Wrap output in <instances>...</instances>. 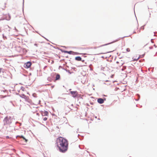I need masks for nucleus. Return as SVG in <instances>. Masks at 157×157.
<instances>
[{"mask_svg": "<svg viewBox=\"0 0 157 157\" xmlns=\"http://www.w3.org/2000/svg\"><path fill=\"white\" fill-rule=\"evenodd\" d=\"M126 51L127 52H129L130 51V49L129 48H128L126 49Z\"/></svg>", "mask_w": 157, "mask_h": 157, "instance_id": "nucleus-13", "label": "nucleus"}, {"mask_svg": "<svg viewBox=\"0 0 157 157\" xmlns=\"http://www.w3.org/2000/svg\"><path fill=\"white\" fill-rule=\"evenodd\" d=\"M21 97L22 98H23L25 99L26 100L29 99V98L27 97H26L24 94H22L21 96Z\"/></svg>", "mask_w": 157, "mask_h": 157, "instance_id": "nucleus-7", "label": "nucleus"}, {"mask_svg": "<svg viewBox=\"0 0 157 157\" xmlns=\"http://www.w3.org/2000/svg\"><path fill=\"white\" fill-rule=\"evenodd\" d=\"M19 137L20 138H23V140H25V142L26 143L28 141V140L27 139H26L23 136H20Z\"/></svg>", "mask_w": 157, "mask_h": 157, "instance_id": "nucleus-9", "label": "nucleus"}, {"mask_svg": "<svg viewBox=\"0 0 157 157\" xmlns=\"http://www.w3.org/2000/svg\"><path fill=\"white\" fill-rule=\"evenodd\" d=\"M70 93L71 94L72 96L74 98L76 96H77L78 95V93L76 91H71L70 92Z\"/></svg>", "mask_w": 157, "mask_h": 157, "instance_id": "nucleus-5", "label": "nucleus"}, {"mask_svg": "<svg viewBox=\"0 0 157 157\" xmlns=\"http://www.w3.org/2000/svg\"><path fill=\"white\" fill-rule=\"evenodd\" d=\"M54 87V86H52V88Z\"/></svg>", "mask_w": 157, "mask_h": 157, "instance_id": "nucleus-19", "label": "nucleus"}, {"mask_svg": "<svg viewBox=\"0 0 157 157\" xmlns=\"http://www.w3.org/2000/svg\"><path fill=\"white\" fill-rule=\"evenodd\" d=\"M120 40V39L119 38V39H118L116 41H117L118 40Z\"/></svg>", "mask_w": 157, "mask_h": 157, "instance_id": "nucleus-17", "label": "nucleus"}, {"mask_svg": "<svg viewBox=\"0 0 157 157\" xmlns=\"http://www.w3.org/2000/svg\"><path fill=\"white\" fill-rule=\"evenodd\" d=\"M4 121L5 123L6 124H10L11 123V117H6L4 119Z\"/></svg>", "mask_w": 157, "mask_h": 157, "instance_id": "nucleus-2", "label": "nucleus"}, {"mask_svg": "<svg viewBox=\"0 0 157 157\" xmlns=\"http://www.w3.org/2000/svg\"><path fill=\"white\" fill-rule=\"evenodd\" d=\"M32 65V63L30 62H28L25 63L24 66L25 68H28L30 67Z\"/></svg>", "mask_w": 157, "mask_h": 157, "instance_id": "nucleus-3", "label": "nucleus"}, {"mask_svg": "<svg viewBox=\"0 0 157 157\" xmlns=\"http://www.w3.org/2000/svg\"><path fill=\"white\" fill-rule=\"evenodd\" d=\"M60 76L58 74H57L56 76V80H59L60 78Z\"/></svg>", "mask_w": 157, "mask_h": 157, "instance_id": "nucleus-8", "label": "nucleus"}, {"mask_svg": "<svg viewBox=\"0 0 157 157\" xmlns=\"http://www.w3.org/2000/svg\"><path fill=\"white\" fill-rule=\"evenodd\" d=\"M56 144L60 152H64L67 151L68 142L66 139L59 136L56 140Z\"/></svg>", "mask_w": 157, "mask_h": 157, "instance_id": "nucleus-1", "label": "nucleus"}, {"mask_svg": "<svg viewBox=\"0 0 157 157\" xmlns=\"http://www.w3.org/2000/svg\"><path fill=\"white\" fill-rule=\"evenodd\" d=\"M64 52H66V53H67L69 54H71V52H72V51H69V52L65 51Z\"/></svg>", "mask_w": 157, "mask_h": 157, "instance_id": "nucleus-11", "label": "nucleus"}, {"mask_svg": "<svg viewBox=\"0 0 157 157\" xmlns=\"http://www.w3.org/2000/svg\"><path fill=\"white\" fill-rule=\"evenodd\" d=\"M48 119V117H45L43 118V120L44 121H46Z\"/></svg>", "mask_w": 157, "mask_h": 157, "instance_id": "nucleus-12", "label": "nucleus"}, {"mask_svg": "<svg viewBox=\"0 0 157 157\" xmlns=\"http://www.w3.org/2000/svg\"><path fill=\"white\" fill-rule=\"evenodd\" d=\"M108 44H105V45H107ZM104 45H102L100 46V47H103L104 46Z\"/></svg>", "mask_w": 157, "mask_h": 157, "instance_id": "nucleus-15", "label": "nucleus"}, {"mask_svg": "<svg viewBox=\"0 0 157 157\" xmlns=\"http://www.w3.org/2000/svg\"><path fill=\"white\" fill-rule=\"evenodd\" d=\"M8 137H8V136H6V138H8Z\"/></svg>", "mask_w": 157, "mask_h": 157, "instance_id": "nucleus-22", "label": "nucleus"}, {"mask_svg": "<svg viewBox=\"0 0 157 157\" xmlns=\"http://www.w3.org/2000/svg\"><path fill=\"white\" fill-rule=\"evenodd\" d=\"M124 37H125V36H124V37H122L121 38H124Z\"/></svg>", "mask_w": 157, "mask_h": 157, "instance_id": "nucleus-20", "label": "nucleus"}, {"mask_svg": "<svg viewBox=\"0 0 157 157\" xmlns=\"http://www.w3.org/2000/svg\"><path fill=\"white\" fill-rule=\"evenodd\" d=\"M109 52H108V51H103V52H102V53L105 54V53H107Z\"/></svg>", "mask_w": 157, "mask_h": 157, "instance_id": "nucleus-14", "label": "nucleus"}, {"mask_svg": "<svg viewBox=\"0 0 157 157\" xmlns=\"http://www.w3.org/2000/svg\"><path fill=\"white\" fill-rule=\"evenodd\" d=\"M117 63H118V62H117Z\"/></svg>", "mask_w": 157, "mask_h": 157, "instance_id": "nucleus-23", "label": "nucleus"}, {"mask_svg": "<svg viewBox=\"0 0 157 157\" xmlns=\"http://www.w3.org/2000/svg\"><path fill=\"white\" fill-rule=\"evenodd\" d=\"M98 102L100 104H102L104 102V100L102 98H99L98 99Z\"/></svg>", "mask_w": 157, "mask_h": 157, "instance_id": "nucleus-6", "label": "nucleus"}, {"mask_svg": "<svg viewBox=\"0 0 157 157\" xmlns=\"http://www.w3.org/2000/svg\"><path fill=\"white\" fill-rule=\"evenodd\" d=\"M136 33L135 32H133V33Z\"/></svg>", "mask_w": 157, "mask_h": 157, "instance_id": "nucleus-18", "label": "nucleus"}, {"mask_svg": "<svg viewBox=\"0 0 157 157\" xmlns=\"http://www.w3.org/2000/svg\"><path fill=\"white\" fill-rule=\"evenodd\" d=\"M81 58L80 56H77L75 57V59L78 61H81Z\"/></svg>", "mask_w": 157, "mask_h": 157, "instance_id": "nucleus-10", "label": "nucleus"}, {"mask_svg": "<svg viewBox=\"0 0 157 157\" xmlns=\"http://www.w3.org/2000/svg\"><path fill=\"white\" fill-rule=\"evenodd\" d=\"M4 18H1V19H0V21L2 20H4Z\"/></svg>", "mask_w": 157, "mask_h": 157, "instance_id": "nucleus-16", "label": "nucleus"}, {"mask_svg": "<svg viewBox=\"0 0 157 157\" xmlns=\"http://www.w3.org/2000/svg\"><path fill=\"white\" fill-rule=\"evenodd\" d=\"M104 48H102V49H104Z\"/></svg>", "mask_w": 157, "mask_h": 157, "instance_id": "nucleus-21", "label": "nucleus"}, {"mask_svg": "<svg viewBox=\"0 0 157 157\" xmlns=\"http://www.w3.org/2000/svg\"><path fill=\"white\" fill-rule=\"evenodd\" d=\"M41 114L42 117L45 116H47L48 114V111L44 110V111H41Z\"/></svg>", "mask_w": 157, "mask_h": 157, "instance_id": "nucleus-4", "label": "nucleus"}]
</instances>
